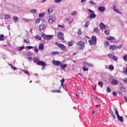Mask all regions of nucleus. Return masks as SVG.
Wrapping results in <instances>:
<instances>
[{
	"label": "nucleus",
	"mask_w": 127,
	"mask_h": 127,
	"mask_svg": "<svg viewBox=\"0 0 127 127\" xmlns=\"http://www.w3.org/2000/svg\"><path fill=\"white\" fill-rule=\"evenodd\" d=\"M34 62L37 63V65L42 66L43 70L46 69V67H45V66H46V64L44 62L39 61V59L37 58H34Z\"/></svg>",
	"instance_id": "1"
},
{
	"label": "nucleus",
	"mask_w": 127,
	"mask_h": 127,
	"mask_svg": "<svg viewBox=\"0 0 127 127\" xmlns=\"http://www.w3.org/2000/svg\"><path fill=\"white\" fill-rule=\"evenodd\" d=\"M85 42L82 41H79L76 43V48L80 50H83L85 48Z\"/></svg>",
	"instance_id": "2"
},
{
	"label": "nucleus",
	"mask_w": 127,
	"mask_h": 127,
	"mask_svg": "<svg viewBox=\"0 0 127 127\" xmlns=\"http://www.w3.org/2000/svg\"><path fill=\"white\" fill-rule=\"evenodd\" d=\"M90 45H96L97 44V37L92 36L91 39L88 41Z\"/></svg>",
	"instance_id": "3"
},
{
	"label": "nucleus",
	"mask_w": 127,
	"mask_h": 127,
	"mask_svg": "<svg viewBox=\"0 0 127 127\" xmlns=\"http://www.w3.org/2000/svg\"><path fill=\"white\" fill-rule=\"evenodd\" d=\"M88 11L90 12V14L87 17V18H90V19L96 18L97 15L95 14L94 11L91 10V9H89Z\"/></svg>",
	"instance_id": "4"
},
{
	"label": "nucleus",
	"mask_w": 127,
	"mask_h": 127,
	"mask_svg": "<svg viewBox=\"0 0 127 127\" xmlns=\"http://www.w3.org/2000/svg\"><path fill=\"white\" fill-rule=\"evenodd\" d=\"M83 70L84 71H88L89 70V67H91L92 64H90L87 62H84L83 64Z\"/></svg>",
	"instance_id": "5"
},
{
	"label": "nucleus",
	"mask_w": 127,
	"mask_h": 127,
	"mask_svg": "<svg viewBox=\"0 0 127 127\" xmlns=\"http://www.w3.org/2000/svg\"><path fill=\"white\" fill-rule=\"evenodd\" d=\"M41 36L45 39V40H50L53 38V35H45V34H42Z\"/></svg>",
	"instance_id": "6"
},
{
	"label": "nucleus",
	"mask_w": 127,
	"mask_h": 127,
	"mask_svg": "<svg viewBox=\"0 0 127 127\" xmlns=\"http://www.w3.org/2000/svg\"><path fill=\"white\" fill-rule=\"evenodd\" d=\"M56 45L61 49V50H66V46H64L63 44L59 43L58 42L55 43Z\"/></svg>",
	"instance_id": "7"
},
{
	"label": "nucleus",
	"mask_w": 127,
	"mask_h": 127,
	"mask_svg": "<svg viewBox=\"0 0 127 127\" xmlns=\"http://www.w3.org/2000/svg\"><path fill=\"white\" fill-rule=\"evenodd\" d=\"M58 38L59 40H64V34L62 32H59L58 34Z\"/></svg>",
	"instance_id": "8"
},
{
	"label": "nucleus",
	"mask_w": 127,
	"mask_h": 127,
	"mask_svg": "<svg viewBox=\"0 0 127 127\" xmlns=\"http://www.w3.org/2000/svg\"><path fill=\"white\" fill-rule=\"evenodd\" d=\"M56 20V17L54 16L51 15L49 17V23H53L54 21Z\"/></svg>",
	"instance_id": "9"
},
{
	"label": "nucleus",
	"mask_w": 127,
	"mask_h": 127,
	"mask_svg": "<svg viewBox=\"0 0 127 127\" xmlns=\"http://www.w3.org/2000/svg\"><path fill=\"white\" fill-rule=\"evenodd\" d=\"M108 56L109 58L112 59V60H114V61H118V57L113 55L112 54H108Z\"/></svg>",
	"instance_id": "10"
},
{
	"label": "nucleus",
	"mask_w": 127,
	"mask_h": 127,
	"mask_svg": "<svg viewBox=\"0 0 127 127\" xmlns=\"http://www.w3.org/2000/svg\"><path fill=\"white\" fill-rule=\"evenodd\" d=\"M53 63L54 65H56V66H60V65H61V62L58 61H53Z\"/></svg>",
	"instance_id": "11"
},
{
	"label": "nucleus",
	"mask_w": 127,
	"mask_h": 127,
	"mask_svg": "<svg viewBox=\"0 0 127 127\" xmlns=\"http://www.w3.org/2000/svg\"><path fill=\"white\" fill-rule=\"evenodd\" d=\"M99 27L100 29H106V28H107V27L106 26V25L102 22L100 23Z\"/></svg>",
	"instance_id": "12"
},
{
	"label": "nucleus",
	"mask_w": 127,
	"mask_h": 127,
	"mask_svg": "<svg viewBox=\"0 0 127 127\" xmlns=\"http://www.w3.org/2000/svg\"><path fill=\"white\" fill-rule=\"evenodd\" d=\"M39 29L40 31H42L45 29H46V25H40L39 26Z\"/></svg>",
	"instance_id": "13"
},
{
	"label": "nucleus",
	"mask_w": 127,
	"mask_h": 127,
	"mask_svg": "<svg viewBox=\"0 0 127 127\" xmlns=\"http://www.w3.org/2000/svg\"><path fill=\"white\" fill-rule=\"evenodd\" d=\"M109 49L111 50V51H114V50H116V49H117V46L116 45H110Z\"/></svg>",
	"instance_id": "14"
},
{
	"label": "nucleus",
	"mask_w": 127,
	"mask_h": 127,
	"mask_svg": "<svg viewBox=\"0 0 127 127\" xmlns=\"http://www.w3.org/2000/svg\"><path fill=\"white\" fill-rule=\"evenodd\" d=\"M111 84H112V85H118V84H119V82L117 79H113L111 81Z\"/></svg>",
	"instance_id": "15"
},
{
	"label": "nucleus",
	"mask_w": 127,
	"mask_h": 127,
	"mask_svg": "<svg viewBox=\"0 0 127 127\" xmlns=\"http://www.w3.org/2000/svg\"><path fill=\"white\" fill-rule=\"evenodd\" d=\"M113 9L115 12H117V13H119L120 14H122V12L120 11L119 9H117V7L115 5L113 6Z\"/></svg>",
	"instance_id": "16"
},
{
	"label": "nucleus",
	"mask_w": 127,
	"mask_h": 127,
	"mask_svg": "<svg viewBox=\"0 0 127 127\" xmlns=\"http://www.w3.org/2000/svg\"><path fill=\"white\" fill-rule=\"evenodd\" d=\"M64 82H65V79L64 78H63L61 80V84L59 87V89H61V88H64V85H63V84H64Z\"/></svg>",
	"instance_id": "17"
},
{
	"label": "nucleus",
	"mask_w": 127,
	"mask_h": 127,
	"mask_svg": "<svg viewBox=\"0 0 127 127\" xmlns=\"http://www.w3.org/2000/svg\"><path fill=\"white\" fill-rule=\"evenodd\" d=\"M60 67L62 70H64L67 67V64H61Z\"/></svg>",
	"instance_id": "18"
},
{
	"label": "nucleus",
	"mask_w": 127,
	"mask_h": 127,
	"mask_svg": "<svg viewBox=\"0 0 127 127\" xmlns=\"http://www.w3.org/2000/svg\"><path fill=\"white\" fill-rule=\"evenodd\" d=\"M110 112L112 117H113L114 119H116V115H115V114H114V112H113V110H112V108H110Z\"/></svg>",
	"instance_id": "19"
},
{
	"label": "nucleus",
	"mask_w": 127,
	"mask_h": 127,
	"mask_svg": "<svg viewBox=\"0 0 127 127\" xmlns=\"http://www.w3.org/2000/svg\"><path fill=\"white\" fill-rule=\"evenodd\" d=\"M98 9V10H99V11H105V10H106V8H105V7L99 6Z\"/></svg>",
	"instance_id": "20"
},
{
	"label": "nucleus",
	"mask_w": 127,
	"mask_h": 127,
	"mask_svg": "<svg viewBox=\"0 0 127 127\" xmlns=\"http://www.w3.org/2000/svg\"><path fill=\"white\" fill-rule=\"evenodd\" d=\"M117 118L118 119V121L121 122V123H123V122H124V118L123 117L118 115V116H117Z\"/></svg>",
	"instance_id": "21"
},
{
	"label": "nucleus",
	"mask_w": 127,
	"mask_h": 127,
	"mask_svg": "<svg viewBox=\"0 0 127 127\" xmlns=\"http://www.w3.org/2000/svg\"><path fill=\"white\" fill-rule=\"evenodd\" d=\"M43 49H44V45H43V44H41L39 46V50H43Z\"/></svg>",
	"instance_id": "22"
},
{
	"label": "nucleus",
	"mask_w": 127,
	"mask_h": 127,
	"mask_svg": "<svg viewBox=\"0 0 127 127\" xmlns=\"http://www.w3.org/2000/svg\"><path fill=\"white\" fill-rule=\"evenodd\" d=\"M53 8L50 7L48 9V13H49V14H50V13H51L52 12H53Z\"/></svg>",
	"instance_id": "23"
},
{
	"label": "nucleus",
	"mask_w": 127,
	"mask_h": 127,
	"mask_svg": "<svg viewBox=\"0 0 127 127\" xmlns=\"http://www.w3.org/2000/svg\"><path fill=\"white\" fill-rule=\"evenodd\" d=\"M51 93H61V90H52L51 91Z\"/></svg>",
	"instance_id": "24"
},
{
	"label": "nucleus",
	"mask_w": 127,
	"mask_h": 127,
	"mask_svg": "<svg viewBox=\"0 0 127 127\" xmlns=\"http://www.w3.org/2000/svg\"><path fill=\"white\" fill-rule=\"evenodd\" d=\"M14 22L16 23L18 21V17L17 16H14L13 17Z\"/></svg>",
	"instance_id": "25"
},
{
	"label": "nucleus",
	"mask_w": 127,
	"mask_h": 127,
	"mask_svg": "<svg viewBox=\"0 0 127 127\" xmlns=\"http://www.w3.org/2000/svg\"><path fill=\"white\" fill-rule=\"evenodd\" d=\"M22 72L27 75V76H30V73H29V71L25 70H22Z\"/></svg>",
	"instance_id": "26"
},
{
	"label": "nucleus",
	"mask_w": 127,
	"mask_h": 127,
	"mask_svg": "<svg viewBox=\"0 0 127 127\" xmlns=\"http://www.w3.org/2000/svg\"><path fill=\"white\" fill-rule=\"evenodd\" d=\"M113 109L115 112V114H116V116H117V117L120 116V115L119 114V111H118V109H117V108H116L115 107H114Z\"/></svg>",
	"instance_id": "27"
},
{
	"label": "nucleus",
	"mask_w": 127,
	"mask_h": 127,
	"mask_svg": "<svg viewBox=\"0 0 127 127\" xmlns=\"http://www.w3.org/2000/svg\"><path fill=\"white\" fill-rule=\"evenodd\" d=\"M74 43H75V42L71 41L68 43V46H73V45H74Z\"/></svg>",
	"instance_id": "28"
},
{
	"label": "nucleus",
	"mask_w": 127,
	"mask_h": 127,
	"mask_svg": "<svg viewBox=\"0 0 127 127\" xmlns=\"http://www.w3.org/2000/svg\"><path fill=\"white\" fill-rule=\"evenodd\" d=\"M120 90H121V91H122V92H126V91H127V88H126L124 86H121L120 87Z\"/></svg>",
	"instance_id": "29"
},
{
	"label": "nucleus",
	"mask_w": 127,
	"mask_h": 127,
	"mask_svg": "<svg viewBox=\"0 0 127 127\" xmlns=\"http://www.w3.org/2000/svg\"><path fill=\"white\" fill-rule=\"evenodd\" d=\"M4 40V36L2 34L0 35V41H3Z\"/></svg>",
	"instance_id": "30"
},
{
	"label": "nucleus",
	"mask_w": 127,
	"mask_h": 127,
	"mask_svg": "<svg viewBox=\"0 0 127 127\" xmlns=\"http://www.w3.org/2000/svg\"><path fill=\"white\" fill-rule=\"evenodd\" d=\"M22 20H23V21H24L25 22H30V21H31L30 19H27V18H23L22 19Z\"/></svg>",
	"instance_id": "31"
},
{
	"label": "nucleus",
	"mask_w": 127,
	"mask_h": 127,
	"mask_svg": "<svg viewBox=\"0 0 127 127\" xmlns=\"http://www.w3.org/2000/svg\"><path fill=\"white\" fill-rule=\"evenodd\" d=\"M9 66H10V67H11V69H12V70H17V68L14 66L12 64H9Z\"/></svg>",
	"instance_id": "32"
},
{
	"label": "nucleus",
	"mask_w": 127,
	"mask_h": 127,
	"mask_svg": "<svg viewBox=\"0 0 127 127\" xmlns=\"http://www.w3.org/2000/svg\"><path fill=\"white\" fill-rule=\"evenodd\" d=\"M8 18H10V15L8 14L4 15V19H8Z\"/></svg>",
	"instance_id": "33"
},
{
	"label": "nucleus",
	"mask_w": 127,
	"mask_h": 127,
	"mask_svg": "<svg viewBox=\"0 0 127 127\" xmlns=\"http://www.w3.org/2000/svg\"><path fill=\"white\" fill-rule=\"evenodd\" d=\"M109 45H110V43H109V42L106 41L104 43L105 47L107 48L108 47V46H109Z\"/></svg>",
	"instance_id": "34"
},
{
	"label": "nucleus",
	"mask_w": 127,
	"mask_h": 127,
	"mask_svg": "<svg viewBox=\"0 0 127 127\" xmlns=\"http://www.w3.org/2000/svg\"><path fill=\"white\" fill-rule=\"evenodd\" d=\"M110 71H113L114 70V66L113 65H110L108 68Z\"/></svg>",
	"instance_id": "35"
},
{
	"label": "nucleus",
	"mask_w": 127,
	"mask_h": 127,
	"mask_svg": "<svg viewBox=\"0 0 127 127\" xmlns=\"http://www.w3.org/2000/svg\"><path fill=\"white\" fill-rule=\"evenodd\" d=\"M105 33L106 35H110V30H105Z\"/></svg>",
	"instance_id": "36"
},
{
	"label": "nucleus",
	"mask_w": 127,
	"mask_h": 127,
	"mask_svg": "<svg viewBox=\"0 0 127 127\" xmlns=\"http://www.w3.org/2000/svg\"><path fill=\"white\" fill-rule=\"evenodd\" d=\"M24 42H25V43H26V44H29V43H30V42L29 41L28 39H25L24 40Z\"/></svg>",
	"instance_id": "37"
},
{
	"label": "nucleus",
	"mask_w": 127,
	"mask_h": 127,
	"mask_svg": "<svg viewBox=\"0 0 127 127\" xmlns=\"http://www.w3.org/2000/svg\"><path fill=\"white\" fill-rule=\"evenodd\" d=\"M52 54V55H58V54H59V52H53Z\"/></svg>",
	"instance_id": "38"
},
{
	"label": "nucleus",
	"mask_w": 127,
	"mask_h": 127,
	"mask_svg": "<svg viewBox=\"0 0 127 127\" xmlns=\"http://www.w3.org/2000/svg\"><path fill=\"white\" fill-rule=\"evenodd\" d=\"M94 32H96V33H99V29H98V28H95L94 29Z\"/></svg>",
	"instance_id": "39"
},
{
	"label": "nucleus",
	"mask_w": 127,
	"mask_h": 127,
	"mask_svg": "<svg viewBox=\"0 0 127 127\" xmlns=\"http://www.w3.org/2000/svg\"><path fill=\"white\" fill-rule=\"evenodd\" d=\"M98 85H99V86H100V87H101V88H103V82H102V81H99V82H98Z\"/></svg>",
	"instance_id": "40"
},
{
	"label": "nucleus",
	"mask_w": 127,
	"mask_h": 127,
	"mask_svg": "<svg viewBox=\"0 0 127 127\" xmlns=\"http://www.w3.org/2000/svg\"><path fill=\"white\" fill-rule=\"evenodd\" d=\"M77 34L78 35H81L82 34V31L80 29H78V31L77 32Z\"/></svg>",
	"instance_id": "41"
},
{
	"label": "nucleus",
	"mask_w": 127,
	"mask_h": 127,
	"mask_svg": "<svg viewBox=\"0 0 127 127\" xmlns=\"http://www.w3.org/2000/svg\"><path fill=\"white\" fill-rule=\"evenodd\" d=\"M123 59L124 60V61H125L126 62H127V55H125L123 57Z\"/></svg>",
	"instance_id": "42"
},
{
	"label": "nucleus",
	"mask_w": 127,
	"mask_h": 127,
	"mask_svg": "<svg viewBox=\"0 0 127 127\" xmlns=\"http://www.w3.org/2000/svg\"><path fill=\"white\" fill-rule=\"evenodd\" d=\"M36 38L37 39H38V40H41V39H42L41 36H39V35H37V36H36Z\"/></svg>",
	"instance_id": "43"
},
{
	"label": "nucleus",
	"mask_w": 127,
	"mask_h": 127,
	"mask_svg": "<svg viewBox=\"0 0 127 127\" xmlns=\"http://www.w3.org/2000/svg\"><path fill=\"white\" fill-rule=\"evenodd\" d=\"M112 91V89H111V88L110 87H108L107 89V92L108 93H110V92Z\"/></svg>",
	"instance_id": "44"
},
{
	"label": "nucleus",
	"mask_w": 127,
	"mask_h": 127,
	"mask_svg": "<svg viewBox=\"0 0 127 127\" xmlns=\"http://www.w3.org/2000/svg\"><path fill=\"white\" fill-rule=\"evenodd\" d=\"M30 11H31V12H33L34 13H36L37 11L35 9H33L30 10Z\"/></svg>",
	"instance_id": "45"
},
{
	"label": "nucleus",
	"mask_w": 127,
	"mask_h": 127,
	"mask_svg": "<svg viewBox=\"0 0 127 127\" xmlns=\"http://www.w3.org/2000/svg\"><path fill=\"white\" fill-rule=\"evenodd\" d=\"M114 39H115V38L111 36H109V38H108V40H114Z\"/></svg>",
	"instance_id": "46"
},
{
	"label": "nucleus",
	"mask_w": 127,
	"mask_h": 127,
	"mask_svg": "<svg viewBox=\"0 0 127 127\" xmlns=\"http://www.w3.org/2000/svg\"><path fill=\"white\" fill-rule=\"evenodd\" d=\"M76 14H77V11H74L71 14V15H72V16L76 15Z\"/></svg>",
	"instance_id": "47"
},
{
	"label": "nucleus",
	"mask_w": 127,
	"mask_h": 127,
	"mask_svg": "<svg viewBox=\"0 0 127 127\" xmlns=\"http://www.w3.org/2000/svg\"><path fill=\"white\" fill-rule=\"evenodd\" d=\"M62 0H55V2L56 3H60V2H61Z\"/></svg>",
	"instance_id": "48"
},
{
	"label": "nucleus",
	"mask_w": 127,
	"mask_h": 127,
	"mask_svg": "<svg viewBox=\"0 0 127 127\" xmlns=\"http://www.w3.org/2000/svg\"><path fill=\"white\" fill-rule=\"evenodd\" d=\"M44 14H45V13H40V14H39V16L40 17H44Z\"/></svg>",
	"instance_id": "49"
},
{
	"label": "nucleus",
	"mask_w": 127,
	"mask_h": 127,
	"mask_svg": "<svg viewBox=\"0 0 127 127\" xmlns=\"http://www.w3.org/2000/svg\"><path fill=\"white\" fill-rule=\"evenodd\" d=\"M24 49V46H21L19 49V51H20L21 50H23Z\"/></svg>",
	"instance_id": "50"
},
{
	"label": "nucleus",
	"mask_w": 127,
	"mask_h": 127,
	"mask_svg": "<svg viewBox=\"0 0 127 127\" xmlns=\"http://www.w3.org/2000/svg\"><path fill=\"white\" fill-rule=\"evenodd\" d=\"M113 95L114 97H116L117 96V95H118V94L116 92V91H114L113 92Z\"/></svg>",
	"instance_id": "51"
},
{
	"label": "nucleus",
	"mask_w": 127,
	"mask_h": 127,
	"mask_svg": "<svg viewBox=\"0 0 127 127\" xmlns=\"http://www.w3.org/2000/svg\"><path fill=\"white\" fill-rule=\"evenodd\" d=\"M40 19H38L36 20V23L37 24V23H39L40 22Z\"/></svg>",
	"instance_id": "52"
},
{
	"label": "nucleus",
	"mask_w": 127,
	"mask_h": 127,
	"mask_svg": "<svg viewBox=\"0 0 127 127\" xmlns=\"http://www.w3.org/2000/svg\"><path fill=\"white\" fill-rule=\"evenodd\" d=\"M88 26H89V22H86L85 24V27H88Z\"/></svg>",
	"instance_id": "53"
},
{
	"label": "nucleus",
	"mask_w": 127,
	"mask_h": 127,
	"mask_svg": "<svg viewBox=\"0 0 127 127\" xmlns=\"http://www.w3.org/2000/svg\"><path fill=\"white\" fill-rule=\"evenodd\" d=\"M34 51L36 53H38V48H35Z\"/></svg>",
	"instance_id": "54"
},
{
	"label": "nucleus",
	"mask_w": 127,
	"mask_h": 127,
	"mask_svg": "<svg viewBox=\"0 0 127 127\" xmlns=\"http://www.w3.org/2000/svg\"><path fill=\"white\" fill-rule=\"evenodd\" d=\"M122 47H123V45H120V46H118V47H117V48L118 49H121V48H122Z\"/></svg>",
	"instance_id": "55"
},
{
	"label": "nucleus",
	"mask_w": 127,
	"mask_h": 127,
	"mask_svg": "<svg viewBox=\"0 0 127 127\" xmlns=\"http://www.w3.org/2000/svg\"><path fill=\"white\" fill-rule=\"evenodd\" d=\"M90 3H91V4H94V5H96V3H95V2H94L93 1H90Z\"/></svg>",
	"instance_id": "56"
},
{
	"label": "nucleus",
	"mask_w": 127,
	"mask_h": 127,
	"mask_svg": "<svg viewBox=\"0 0 127 127\" xmlns=\"http://www.w3.org/2000/svg\"><path fill=\"white\" fill-rule=\"evenodd\" d=\"M123 81H124V83H125L126 84H127V78L124 79Z\"/></svg>",
	"instance_id": "57"
},
{
	"label": "nucleus",
	"mask_w": 127,
	"mask_h": 127,
	"mask_svg": "<svg viewBox=\"0 0 127 127\" xmlns=\"http://www.w3.org/2000/svg\"><path fill=\"white\" fill-rule=\"evenodd\" d=\"M58 27H61V28H63V27H64V25H58Z\"/></svg>",
	"instance_id": "58"
},
{
	"label": "nucleus",
	"mask_w": 127,
	"mask_h": 127,
	"mask_svg": "<svg viewBox=\"0 0 127 127\" xmlns=\"http://www.w3.org/2000/svg\"><path fill=\"white\" fill-rule=\"evenodd\" d=\"M27 48H28V49H32V48H33V47H32V46H27Z\"/></svg>",
	"instance_id": "59"
},
{
	"label": "nucleus",
	"mask_w": 127,
	"mask_h": 127,
	"mask_svg": "<svg viewBox=\"0 0 127 127\" xmlns=\"http://www.w3.org/2000/svg\"><path fill=\"white\" fill-rule=\"evenodd\" d=\"M28 59L29 60H32V57H28Z\"/></svg>",
	"instance_id": "60"
},
{
	"label": "nucleus",
	"mask_w": 127,
	"mask_h": 127,
	"mask_svg": "<svg viewBox=\"0 0 127 127\" xmlns=\"http://www.w3.org/2000/svg\"><path fill=\"white\" fill-rule=\"evenodd\" d=\"M124 99H125V101L127 102V96H125L124 97Z\"/></svg>",
	"instance_id": "61"
},
{
	"label": "nucleus",
	"mask_w": 127,
	"mask_h": 127,
	"mask_svg": "<svg viewBox=\"0 0 127 127\" xmlns=\"http://www.w3.org/2000/svg\"><path fill=\"white\" fill-rule=\"evenodd\" d=\"M69 20H70V19H69L68 18L65 19V21H69Z\"/></svg>",
	"instance_id": "62"
},
{
	"label": "nucleus",
	"mask_w": 127,
	"mask_h": 127,
	"mask_svg": "<svg viewBox=\"0 0 127 127\" xmlns=\"http://www.w3.org/2000/svg\"><path fill=\"white\" fill-rule=\"evenodd\" d=\"M86 1V0H81V2H85Z\"/></svg>",
	"instance_id": "63"
},
{
	"label": "nucleus",
	"mask_w": 127,
	"mask_h": 127,
	"mask_svg": "<svg viewBox=\"0 0 127 127\" xmlns=\"http://www.w3.org/2000/svg\"><path fill=\"white\" fill-rule=\"evenodd\" d=\"M95 107H101V106H100V105H96L95 106Z\"/></svg>",
	"instance_id": "64"
}]
</instances>
